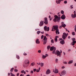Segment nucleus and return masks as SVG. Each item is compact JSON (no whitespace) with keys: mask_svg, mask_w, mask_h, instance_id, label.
I'll return each instance as SVG.
<instances>
[{"mask_svg":"<svg viewBox=\"0 0 76 76\" xmlns=\"http://www.w3.org/2000/svg\"><path fill=\"white\" fill-rule=\"evenodd\" d=\"M68 64H72V63H73V61H70L69 62H68Z\"/></svg>","mask_w":76,"mask_h":76,"instance_id":"23","label":"nucleus"},{"mask_svg":"<svg viewBox=\"0 0 76 76\" xmlns=\"http://www.w3.org/2000/svg\"><path fill=\"white\" fill-rule=\"evenodd\" d=\"M16 57L17 58H18V59H19V58H20L19 56L18 55L16 56Z\"/></svg>","mask_w":76,"mask_h":76,"instance_id":"37","label":"nucleus"},{"mask_svg":"<svg viewBox=\"0 0 76 76\" xmlns=\"http://www.w3.org/2000/svg\"><path fill=\"white\" fill-rule=\"evenodd\" d=\"M33 70L34 72H36V71H37V69H34Z\"/></svg>","mask_w":76,"mask_h":76,"instance_id":"42","label":"nucleus"},{"mask_svg":"<svg viewBox=\"0 0 76 76\" xmlns=\"http://www.w3.org/2000/svg\"><path fill=\"white\" fill-rule=\"evenodd\" d=\"M70 51H71V49H68V52H70Z\"/></svg>","mask_w":76,"mask_h":76,"instance_id":"49","label":"nucleus"},{"mask_svg":"<svg viewBox=\"0 0 76 76\" xmlns=\"http://www.w3.org/2000/svg\"><path fill=\"white\" fill-rule=\"evenodd\" d=\"M73 6V5H71V9H73V7H72Z\"/></svg>","mask_w":76,"mask_h":76,"instance_id":"52","label":"nucleus"},{"mask_svg":"<svg viewBox=\"0 0 76 76\" xmlns=\"http://www.w3.org/2000/svg\"><path fill=\"white\" fill-rule=\"evenodd\" d=\"M29 59H26L24 61L23 66L24 67H25V66H26L27 64H29Z\"/></svg>","mask_w":76,"mask_h":76,"instance_id":"2","label":"nucleus"},{"mask_svg":"<svg viewBox=\"0 0 76 76\" xmlns=\"http://www.w3.org/2000/svg\"><path fill=\"white\" fill-rule=\"evenodd\" d=\"M46 35L47 37H48V36H49V35L48 34H46Z\"/></svg>","mask_w":76,"mask_h":76,"instance_id":"50","label":"nucleus"},{"mask_svg":"<svg viewBox=\"0 0 76 76\" xmlns=\"http://www.w3.org/2000/svg\"><path fill=\"white\" fill-rule=\"evenodd\" d=\"M43 25H44V22L42 21H41L40 22V23L39 24V26H43Z\"/></svg>","mask_w":76,"mask_h":76,"instance_id":"9","label":"nucleus"},{"mask_svg":"<svg viewBox=\"0 0 76 76\" xmlns=\"http://www.w3.org/2000/svg\"><path fill=\"white\" fill-rule=\"evenodd\" d=\"M26 76H30V75H28Z\"/></svg>","mask_w":76,"mask_h":76,"instance_id":"64","label":"nucleus"},{"mask_svg":"<svg viewBox=\"0 0 76 76\" xmlns=\"http://www.w3.org/2000/svg\"><path fill=\"white\" fill-rule=\"evenodd\" d=\"M60 44H62V45H63V44H64V43H65L64 40H63L61 41H60Z\"/></svg>","mask_w":76,"mask_h":76,"instance_id":"18","label":"nucleus"},{"mask_svg":"<svg viewBox=\"0 0 76 76\" xmlns=\"http://www.w3.org/2000/svg\"><path fill=\"white\" fill-rule=\"evenodd\" d=\"M63 1V0H58L56 1L57 4H60V2Z\"/></svg>","mask_w":76,"mask_h":76,"instance_id":"13","label":"nucleus"},{"mask_svg":"<svg viewBox=\"0 0 76 76\" xmlns=\"http://www.w3.org/2000/svg\"><path fill=\"white\" fill-rule=\"evenodd\" d=\"M54 48H56L55 47H54V46H52L50 48V51H53V50H54Z\"/></svg>","mask_w":76,"mask_h":76,"instance_id":"22","label":"nucleus"},{"mask_svg":"<svg viewBox=\"0 0 76 76\" xmlns=\"http://www.w3.org/2000/svg\"><path fill=\"white\" fill-rule=\"evenodd\" d=\"M38 52L39 53H41V50H38Z\"/></svg>","mask_w":76,"mask_h":76,"instance_id":"40","label":"nucleus"},{"mask_svg":"<svg viewBox=\"0 0 76 76\" xmlns=\"http://www.w3.org/2000/svg\"><path fill=\"white\" fill-rule=\"evenodd\" d=\"M45 21L44 22V23L46 25L48 24V20H47V18H45Z\"/></svg>","mask_w":76,"mask_h":76,"instance_id":"8","label":"nucleus"},{"mask_svg":"<svg viewBox=\"0 0 76 76\" xmlns=\"http://www.w3.org/2000/svg\"><path fill=\"white\" fill-rule=\"evenodd\" d=\"M61 23V26L62 27H64H64H65V26H66V24H65L64 22H62Z\"/></svg>","mask_w":76,"mask_h":76,"instance_id":"14","label":"nucleus"},{"mask_svg":"<svg viewBox=\"0 0 76 76\" xmlns=\"http://www.w3.org/2000/svg\"><path fill=\"white\" fill-rule=\"evenodd\" d=\"M61 14H64V11H63V10H61Z\"/></svg>","mask_w":76,"mask_h":76,"instance_id":"35","label":"nucleus"},{"mask_svg":"<svg viewBox=\"0 0 76 76\" xmlns=\"http://www.w3.org/2000/svg\"><path fill=\"white\" fill-rule=\"evenodd\" d=\"M57 56H59L61 55V52H60L59 51L57 52Z\"/></svg>","mask_w":76,"mask_h":76,"instance_id":"16","label":"nucleus"},{"mask_svg":"<svg viewBox=\"0 0 76 76\" xmlns=\"http://www.w3.org/2000/svg\"><path fill=\"white\" fill-rule=\"evenodd\" d=\"M37 72H39V69H37V70H36Z\"/></svg>","mask_w":76,"mask_h":76,"instance_id":"57","label":"nucleus"},{"mask_svg":"<svg viewBox=\"0 0 76 76\" xmlns=\"http://www.w3.org/2000/svg\"><path fill=\"white\" fill-rule=\"evenodd\" d=\"M60 16H61L60 15H58V17L57 19L58 22H60V19H61V18L60 17Z\"/></svg>","mask_w":76,"mask_h":76,"instance_id":"19","label":"nucleus"},{"mask_svg":"<svg viewBox=\"0 0 76 76\" xmlns=\"http://www.w3.org/2000/svg\"><path fill=\"white\" fill-rule=\"evenodd\" d=\"M8 76H10V73H8Z\"/></svg>","mask_w":76,"mask_h":76,"instance_id":"58","label":"nucleus"},{"mask_svg":"<svg viewBox=\"0 0 76 76\" xmlns=\"http://www.w3.org/2000/svg\"><path fill=\"white\" fill-rule=\"evenodd\" d=\"M58 59L56 58L55 60L56 63H57L58 62Z\"/></svg>","mask_w":76,"mask_h":76,"instance_id":"31","label":"nucleus"},{"mask_svg":"<svg viewBox=\"0 0 76 76\" xmlns=\"http://www.w3.org/2000/svg\"><path fill=\"white\" fill-rule=\"evenodd\" d=\"M63 54H64V55H66V53H65V52H64Z\"/></svg>","mask_w":76,"mask_h":76,"instance_id":"59","label":"nucleus"},{"mask_svg":"<svg viewBox=\"0 0 76 76\" xmlns=\"http://www.w3.org/2000/svg\"><path fill=\"white\" fill-rule=\"evenodd\" d=\"M65 74H66V71L65 70H64L61 72V74L62 75H64Z\"/></svg>","mask_w":76,"mask_h":76,"instance_id":"10","label":"nucleus"},{"mask_svg":"<svg viewBox=\"0 0 76 76\" xmlns=\"http://www.w3.org/2000/svg\"><path fill=\"white\" fill-rule=\"evenodd\" d=\"M41 32V31H38L37 32V34H39Z\"/></svg>","mask_w":76,"mask_h":76,"instance_id":"33","label":"nucleus"},{"mask_svg":"<svg viewBox=\"0 0 76 76\" xmlns=\"http://www.w3.org/2000/svg\"><path fill=\"white\" fill-rule=\"evenodd\" d=\"M72 35H75V32H72Z\"/></svg>","mask_w":76,"mask_h":76,"instance_id":"34","label":"nucleus"},{"mask_svg":"<svg viewBox=\"0 0 76 76\" xmlns=\"http://www.w3.org/2000/svg\"><path fill=\"white\" fill-rule=\"evenodd\" d=\"M56 48H54V49L53 50L52 52V53L53 54H55V52L56 51Z\"/></svg>","mask_w":76,"mask_h":76,"instance_id":"25","label":"nucleus"},{"mask_svg":"<svg viewBox=\"0 0 76 76\" xmlns=\"http://www.w3.org/2000/svg\"><path fill=\"white\" fill-rule=\"evenodd\" d=\"M44 29L45 31H49V30H50V28L48 27L47 28V26H45L44 27Z\"/></svg>","mask_w":76,"mask_h":76,"instance_id":"6","label":"nucleus"},{"mask_svg":"<svg viewBox=\"0 0 76 76\" xmlns=\"http://www.w3.org/2000/svg\"><path fill=\"white\" fill-rule=\"evenodd\" d=\"M23 55L24 56H27V54L26 53H23Z\"/></svg>","mask_w":76,"mask_h":76,"instance_id":"45","label":"nucleus"},{"mask_svg":"<svg viewBox=\"0 0 76 76\" xmlns=\"http://www.w3.org/2000/svg\"><path fill=\"white\" fill-rule=\"evenodd\" d=\"M14 70V68H12L10 70V71L11 72H13V71Z\"/></svg>","mask_w":76,"mask_h":76,"instance_id":"29","label":"nucleus"},{"mask_svg":"<svg viewBox=\"0 0 76 76\" xmlns=\"http://www.w3.org/2000/svg\"><path fill=\"white\" fill-rule=\"evenodd\" d=\"M51 43H52V44L54 43V40H53V39L51 40Z\"/></svg>","mask_w":76,"mask_h":76,"instance_id":"38","label":"nucleus"},{"mask_svg":"<svg viewBox=\"0 0 76 76\" xmlns=\"http://www.w3.org/2000/svg\"><path fill=\"white\" fill-rule=\"evenodd\" d=\"M68 38H69V39H70V36H69Z\"/></svg>","mask_w":76,"mask_h":76,"instance_id":"62","label":"nucleus"},{"mask_svg":"<svg viewBox=\"0 0 76 76\" xmlns=\"http://www.w3.org/2000/svg\"><path fill=\"white\" fill-rule=\"evenodd\" d=\"M41 67H43L44 66V63H42L41 64Z\"/></svg>","mask_w":76,"mask_h":76,"instance_id":"32","label":"nucleus"},{"mask_svg":"<svg viewBox=\"0 0 76 76\" xmlns=\"http://www.w3.org/2000/svg\"><path fill=\"white\" fill-rule=\"evenodd\" d=\"M62 28V26H60L59 27V28L60 29H61V28Z\"/></svg>","mask_w":76,"mask_h":76,"instance_id":"47","label":"nucleus"},{"mask_svg":"<svg viewBox=\"0 0 76 76\" xmlns=\"http://www.w3.org/2000/svg\"><path fill=\"white\" fill-rule=\"evenodd\" d=\"M21 73H24L25 74H26V72H25L24 70H22L21 71Z\"/></svg>","mask_w":76,"mask_h":76,"instance_id":"24","label":"nucleus"},{"mask_svg":"<svg viewBox=\"0 0 76 76\" xmlns=\"http://www.w3.org/2000/svg\"><path fill=\"white\" fill-rule=\"evenodd\" d=\"M67 1H64V4H67Z\"/></svg>","mask_w":76,"mask_h":76,"instance_id":"46","label":"nucleus"},{"mask_svg":"<svg viewBox=\"0 0 76 76\" xmlns=\"http://www.w3.org/2000/svg\"><path fill=\"white\" fill-rule=\"evenodd\" d=\"M50 46H47V49H48V50H49V49H50Z\"/></svg>","mask_w":76,"mask_h":76,"instance_id":"43","label":"nucleus"},{"mask_svg":"<svg viewBox=\"0 0 76 76\" xmlns=\"http://www.w3.org/2000/svg\"><path fill=\"white\" fill-rule=\"evenodd\" d=\"M74 66H76V63H75L74 64Z\"/></svg>","mask_w":76,"mask_h":76,"instance_id":"60","label":"nucleus"},{"mask_svg":"<svg viewBox=\"0 0 76 76\" xmlns=\"http://www.w3.org/2000/svg\"><path fill=\"white\" fill-rule=\"evenodd\" d=\"M48 55L47 54H45V56H43L42 58L44 59H45V58H46V57H48Z\"/></svg>","mask_w":76,"mask_h":76,"instance_id":"17","label":"nucleus"},{"mask_svg":"<svg viewBox=\"0 0 76 76\" xmlns=\"http://www.w3.org/2000/svg\"><path fill=\"white\" fill-rule=\"evenodd\" d=\"M44 42H43V44L44 45H45V44H46V43H47V40H44Z\"/></svg>","mask_w":76,"mask_h":76,"instance_id":"26","label":"nucleus"},{"mask_svg":"<svg viewBox=\"0 0 76 76\" xmlns=\"http://www.w3.org/2000/svg\"><path fill=\"white\" fill-rule=\"evenodd\" d=\"M54 72L55 73H58V71L57 69H56V68L55 71Z\"/></svg>","mask_w":76,"mask_h":76,"instance_id":"21","label":"nucleus"},{"mask_svg":"<svg viewBox=\"0 0 76 76\" xmlns=\"http://www.w3.org/2000/svg\"><path fill=\"white\" fill-rule=\"evenodd\" d=\"M24 76V75H23L22 74L20 75V76Z\"/></svg>","mask_w":76,"mask_h":76,"instance_id":"54","label":"nucleus"},{"mask_svg":"<svg viewBox=\"0 0 76 76\" xmlns=\"http://www.w3.org/2000/svg\"><path fill=\"white\" fill-rule=\"evenodd\" d=\"M26 72H29V71H28V70H26Z\"/></svg>","mask_w":76,"mask_h":76,"instance_id":"63","label":"nucleus"},{"mask_svg":"<svg viewBox=\"0 0 76 76\" xmlns=\"http://www.w3.org/2000/svg\"><path fill=\"white\" fill-rule=\"evenodd\" d=\"M75 31L76 32V25L75 26V28H74Z\"/></svg>","mask_w":76,"mask_h":76,"instance_id":"44","label":"nucleus"},{"mask_svg":"<svg viewBox=\"0 0 76 76\" xmlns=\"http://www.w3.org/2000/svg\"><path fill=\"white\" fill-rule=\"evenodd\" d=\"M53 19V18H50V20H52V19Z\"/></svg>","mask_w":76,"mask_h":76,"instance_id":"51","label":"nucleus"},{"mask_svg":"<svg viewBox=\"0 0 76 76\" xmlns=\"http://www.w3.org/2000/svg\"><path fill=\"white\" fill-rule=\"evenodd\" d=\"M49 18H51V16H50V15H49Z\"/></svg>","mask_w":76,"mask_h":76,"instance_id":"61","label":"nucleus"},{"mask_svg":"<svg viewBox=\"0 0 76 76\" xmlns=\"http://www.w3.org/2000/svg\"><path fill=\"white\" fill-rule=\"evenodd\" d=\"M43 39L44 40H47V38L46 37V36H44Z\"/></svg>","mask_w":76,"mask_h":76,"instance_id":"27","label":"nucleus"},{"mask_svg":"<svg viewBox=\"0 0 76 76\" xmlns=\"http://www.w3.org/2000/svg\"><path fill=\"white\" fill-rule=\"evenodd\" d=\"M14 71L15 72H18V70L16 69H14Z\"/></svg>","mask_w":76,"mask_h":76,"instance_id":"30","label":"nucleus"},{"mask_svg":"<svg viewBox=\"0 0 76 76\" xmlns=\"http://www.w3.org/2000/svg\"><path fill=\"white\" fill-rule=\"evenodd\" d=\"M65 66H62V67H61V69H65Z\"/></svg>","mask_w":76,"mask_h":76,"instance_id":"36","label":"nucleus"},{"mask_svg":"<svg viewBox=\"0 0 76 76\" xmlns=\"http://www.w3.org/2000/svg\"><path fill=\"white\" fill-rule=\"evenodd\" d=\"M63 63L64 64H67V62L66 61H64L63 62Z\"/></svg>","mask_w":76,"mask_h":76,"instance_id":"39","label":"nucleus"},{"mask_svg":"<svg viewBox=\"0 0 76 76\" xmlns=\"http://www.w3.org/2000/svg\"><path fill=\"white\" fill-rule=\"evenodd\" d=\"M51 73V71L50 70L48 69L46 71V73L47 75H48V74H50Z\"/></svg>","mask_w":76,"mask_h":76,"instance_id":"12","label":"nucleus"},{"mask_svg":"<svg viewBox=\"0 0 76 76\" xmlns=\"http://www.w3.org/2000/svg\"><path fill=\"white\" fill-rule=\"evenodd\" d=\"M40 33H41V34H44V31L43 32H40Z\"/></svg>","mask_w":76,"mask_h":76,"instance_id":"53","label":"nucleus"},{"mask_svg":"<svg viewBox=\"0 0 76 76\" xmlns=\"http://www.w3.org/2000/svg\"><path fill=\"white\" fill-rule=\"evenodd\" d=\"M72 39V40L73 42H72V43H71L70 45H75V44L76 43V41L75 39V38H73Z\"/></svg>","mask_w":76,"mask_h":76,"instance_id":"4","label":"nucleus"},{"mask_svg":"<svg viewBox=\"0 0 76 76\" xmlns=\"http://www.w3.org/2000/svg\"><path fill=\"white\" fill-rule=\"evenodd\" d=\"M41 64V63L39 62V63H38V65H40Z\"/></svg>","mask_w":76,"mask_h":76,"instance_id":"56","label":"nucleus"},{"mask_svg":"<svg viewBox=\"0 0 76 76\" xmlns=\"http://www.w3.org/2000/svg\"><path fill=\"white\" fill-rule=\"evenodd\" d=\"M17 76H19V73H18L17 74Z\"/></svg>","mask_w":76,"mask_h":76,"instance_id":"55","label":"nucleus"},{"mask_svg":"<svg viewBox=\"0 0 76 76\" xmlns=\"http://www.w3.org/2000/svg\"><path fill=\"white\" fill-rule=\"evenodd\" d=\"M57 38H59L58 36H56L55 38V42H57Z\"/></svg>","mask_w":76,"mask_h":76,"instance_id":"20","label":"nucleus"},{"mask_svg":"<svg viewBox=\"0 0 76 76\" xmlns=\"http://www.w3.org/2000/svg\"><path fill=\"white\" fill-rule=\"evenodd\" d=\"M73 13H74V14H72L71 15V16L72 18H75L76 17V12L75 11H74Z\"/></svg>","mask_w":76,"mask_h":76,"instance_id":"5","label":"nucleus"},{"mask_svg":"<svg viewBox=\"0 0 76 76\" xmlns=\"http://www.w3.org/2000/svg\"><path fill=\"white\" fill-rule=\"evenodd\" d=\"M35 64V63L32 62L31 64V66H34Z\"/></svg>","mask_w":76,"mask_h":76,"instance_id":"28","label":"nucleus"},{"mask_svg":"<svg viewBox=\"0 0 76 76\" xmlns=\"http://www.w3.org/2000/svg\"><path fill=\"white\" fill-rule=\"evenodd\" d=\"M68 35V34H66L65 33H64L62 35V38L64 40L66 39V38H67V37Z\"/></svg>","mask_w":76,"mask_h":76,"instance_id":"3","label":"nucleus"},{"mask_svg":"<svg viewBox=\"0 0 76 76\" xmlns=\"http://www.w3.org/2000/svg\"><path fill=\"white\" fill-rule=\"evenodd\" d=\"M61 18L62 19L64 20V19H65L66 18V16H65L64 15H63L61 16Z\"/></svg>","mask_w":76,"mask_h":76,"instance_id":"11","label":"nucleus"},{"mask_svg":"<svg viewBox=\"0 0 76 76\" xmlns=\"http://www.w3.org/2000/svg\"><path fill=\"white\" fill-rule=\"evenodd\" d=\"M36 43L37 44H39L40 43V42L39 41V39H37L36 40Z\"/></svg>","mask_w":76,"mask_h":76,"instance_id":"15","label":"nucleus"},{"mask_svg":"<svg viewBox=\"0 0 76 76\" xmlns=\"http://www.w3.org/2000/svg\"><path fill=\"white\" fill-rule=\"evenodd\" d=\"M58 25L54 26L52 27V29H54L55 30H56V35H57V34L58 35L60 34V32H59V31L58 30Z\"/></svg>","mask_w":76,"mask_h":76,"instance_id":"1","label":"nucleus"},{"mask_svg":"<svg viewBox=\"0 0 76 76\" xmlns=\"http://www.w3.org/2000/svg\"><path fill=\"white\" fill-rule=\"evenodd\" d=\"M31 73H34V72L33 71L31 70Z\"/></svg>","mask_w":76,"mask_h":76,"instance_id":"48","label":"nucleus"},{"mask_svg":"<svg viewBox=\"0 0 76 76\" xmlns=\"http://www.w3.org/2000/svg\"><path fill=\"white\" fill-rule=\"evenodd\" d=\"M54 17L55 18L53 20V21L55 22H56L57 21V19H58V16L56 15H55Z\"/></svg>","mask_w":76,"mask_h":76,"instance_id":"7","label":"nucleus"},{"mask_svg":"<svg viewBox=\"0 0 76 76\" xmlns=\"http://www.w3.org/2000/svg\"><path fill=\"white\" fill-rule=\"evenodd\" d=\"M44 35H42L41 37V39H43L44 38Z\"/></svg>","mask_w":76,"mask_h":76,"instance_id":"41","label":"nucleus"}]
</instances>
